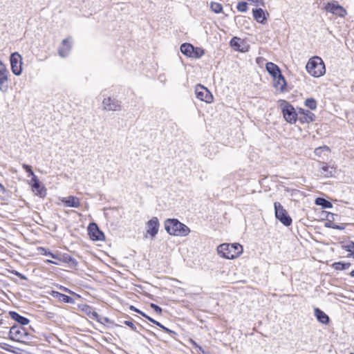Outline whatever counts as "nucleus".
<instances>
[{"mask_svg": "<svg viewBox=\"0 0 354 354\" xmlns=\"http://www.w3.org/2000/svg\"><path fill=\"white\" fill-rule=\"evenodd\" d=\"M71 50V43L68 38L64 39L58 50V54L62 57H66Z\"/></svg>", "mask_w": 354, "mask_h": 354, "instance_id": "16", "label": "nucleus"}, {"mask_svg": "<svg viewBox=\"0 0 354 354\" xmlns=\"http://www.w3.org/2000/svg\"><path fill=\"white\" fill-rule=\"evenodd\" d=\"M15 274L16 276L19 277H20V278H21V279H23V278H24L23 275H22L21 274H20L19 272H17V271H15Z\"/></svg>", "mask_w": 354, "mask_h": 354, "instance_id": "49", "label": "nucleus"}, {"mask_svg": "<svg viewBox=\"0 0 354 354\" xmlns=\"http://www.w3.org/2000/svg\"><path fill=\"white\" fill-rule=\"evenodd\" d=\"M306 68L309 74L315 77L322 76L326 71L325 65L319 57H314L309 59Z\"/></svg>", "mask_w": 354, "mask_h": 354, "instance_id": "3", "label": "nucleus"}, {"mask_svg": "<svg viewBox=\"0 0 354 354\" xmlns=\"http://www.w3.org/2000/svg\"><path fill=\"white\" fill-rule=\"evenodd\" d=\"M331 228L337 229V230H343L344 227H342L341 225H337V224H335V223H333L331 225Z\"/></svg>", "mask_w": 354, "mask_h": 354, "instance_id": "43", "label": "nucleus"}, {"mask_svg": "<svg viewBox=\"0 0 354 354\" xmlns=\"http://www.w3.org/2000/svg\"><path fill=\"white\" fill-rule=\"evenodd\" d=\"M23 168L26 170V172H28L32 177H33V175H35L31 166L24 164Z\"/></svg>", "mask_w": 354, "mask_h": 354, "instance_id": "40", "label": "nucleus"}, {"mask_svg": "<svg viewBox=\"0 0 354 354\" xmlns=\"http://www.w3.org/2000/svg\"><path fill=\"white\" fill-rule=\"evenodd\" d=\"M46 262L48 263H52V264L58 265V263L57 262H55V261H53L52 260H49V259H47L46 261Z\"/></svg>", "mask_w": 354, "mask_h": 354, "instance_id": "48", "label": "nucleus"}, {"mask_svg": "<svg viewBox=\"0 0 354 354\" xmlns=\"http://www.w3.org/2000/svg\"><path fill=\"white\" fill-rule=\"evenodd\" d=\"M85 312L91 319L95 320L98 319V313L94 311L91 306H87Z\"/></svg>", "mask_w": 354, "mask_h": 354, "instance_id": "29", "label": "nucleus"}, {"mask_svg": "<svg viewBox=\"0 0 354 354\" xmlns=\"http://www.w3.org/2000/svg\"><path fill=\"white\" fill-rule=\"evenodd\" d=\"M351 266V263H344V262H335L332 266L334 269L337 270H345L350 268Z\"/></svg>", "mask_w": 354, "mask_h": 354, "instance_id": "28", "label": "nucleus"}, {"mask_svg": "<svg viewBox=\"0 0 354 354\" xmlns=\"http://www.w3.org/2000/svg\"><path fill=\"white\" fill-rule=\"evenodd\" d=\"M324 9L326 12H330L340 17H344L347 15V12L345 8L340 6L336 1L328 2L324 6Z\"/></svg>", "mask_w": 354, "mask_h": 354, "instance_id": "6", "label": "nucleus"}, {"mask_svg": "<svg viewBox=\"0 0 354 354\" xmlns=\"http://www.w3.org/2000/svg\"><path fill=\"white\" fill-rule=\"evenodd\" d=\"M9 72L6 66L0 61V91L5 93L8 91V75Z\"/></svg>", "mask_w": 354, "mask_h": 354, "instance_id": "12", "label": "nucleus"}, {"mask_svg": "<svg viewBox=\"0 0 354 354\" xmlns=\"http://www.w3.org/2000/svg\"><path fill=\"white\" fill-rule=\"evenodd\" d=\"M299 116L298 120L301 123H309L315 120V115L314 113L304 109H299L298 111Z\"/></svg>", "mask_w": 354, "mask_h": 354, "instance_id": "15", "label": "nucleus"}, {"mask_svg": "<svg viewBox=\"0 0 354 354\" xmlns=\"http://www.w3.org/2000/svg\"><path fill=\"white\" fill-rule=\"evenodd\" d=\"M98 322H100V324H105L106 323H110L111 322V320L108 317H100L99 315H98V319H96Z\"/></svg>", "mask_w": 354, "mask_h": 354, "instance_id": "38", "label": "nucleus"}, {"mask_svg": "<svg viewBox=\"0 0 354 354\" xmlns=\"http://www.w3.org/2000/svg\"><path fill=\"white\" fill-rule=\"evenodd\" d=\"M253 17L255 20L262 24H265L267 19L266 17L265 12L262 8H256L252 10Z\"/></svg>", "mask_w": 354, "mask_h": 354, "instance_id": "18", "label": "nucleus"}, {"mask_svg": "<svg viewBox=\"0 0 354 354\" xmlns=\"http://www.w3.org/2000/svg\"><path fill=\"white\" fill-rule=\"evenodd\" d=\"M10 59L12 73L15 75H20L22 72L21 55L18 53H13L11 54Z\"/></svg>", "mask_w": 354, "mask_h": 354, "instance_id": "9", "label": "nucleus"}, {"mask_svg": "<svg viewBox=\"0 0 354 354\" xmlns=\"http://www.w3.org/2000/svg\"><path fill=\"white\" fill-rule=\"evenodd\" d=\"M351 277H354V270L350 273Z\"/></svg>", "mask_w": 354, "mask_h": 354, "instance_id": "52", "label": "nucleus"}, {"mask_svg": "<svg viewBox=\"0 0 354 354\" xmlns=\"http://www.w3.org/2000/svg\"><path fill=\"white\" fill-rule=\"evenodd\" d=\"M28 336V333L21 326L14 325L10 328L9 331V337L10 339L16 342H25L26 340L29 339Z\"/></svg>", "mask_w": 354, "mask_h": 354, "instance_id": "4", "label": "nucleus"}, {"mask_svg": "<svg viewBox=\"0 0 354 354\" xmlns=\"http://www.w3.org/2000/svg\"><path fill=\"white\" fill-rule=\"evenodd\" d=\"M305 105L311 110H315L317 108V101L314 98H308L305 101Z\"/></svg>", "mask_w": 354, "mask_h": 354, "instance_id": "30", "label": "nucleus"}, {"mask_svg": "<svg viewBox=\"0 0 354 354\" xmlns=\"http://www.w3.org/2000/svg\"><path fill=\"white\" fill-rule=\"evenodd\" d=\"M196 97L206 103H211L213 102V95L211 92L205 86L198 84L195 89Z\"/></svg>", "mask_w": 354, "mask_h": 354, "instance_id": "7", "label": "nucleus"}, {"mask_svg": "<svg viewBox=\"0 0 354 354\" xmlns=\"http://www.w3.org/2000/svg\"><path fill=\"white\" fill-rule=\"evenodd\" d=\"M315 315L317 319L322 324H327L330 321L329 317L318 308L315 309Z\"/></svg>", "mask_w": 354, "mask_h": 354, "instance_id": "22", "label": "nucleus"}, {"mask_svg": "<svg viewBox=\"0 0 354 354\" xmlns=\"http://www.w3.org/2000/svg\"><path fill=\"white\" fill-rule=\"evenodd\" d=\"M48 254H49V256H50L52 258L55 259H59V257L57 255V254H55L50 252H48Z\"/></svg>", "mask_w": 354, "mask_h": 354, "instance_id": "45", "label": "nucleus"}, {"mask_svg": "<svg viewBox=\"0 0 354 354\" xmlns=\"http://www.w3.org/2000/svg\"><path fill=\"white\" fill-rule=\"evenodd\" d=\"M282 112L284 119L290 124L295 123L298 119V114L295 112V108L288 102L283 106Z\"/></svg>", "mask_w": 354, "mask_h": 354, "instance_id": "8", "label": "nucleus"}, {"mask_svg": "<svg viewBox=\"0 0 354 354\" xmlns=\"http://www.w3.org/2000/svg\"><path fill=\"white\" fill-rule=\"evenodd\" d=\"M180 51L185 55L192 57L194 53V47L190 44L185 43L180 46Z\"/></svg>", "mask_w": 354, "mask_h": 354, "instance_id": "25", "label": "nucleus"}, {"mask_svg": "<svg viewBox=\"0 0 354 354\" xmlns=\"http://www.w3.org/2000/svg\"><path fill=\"white\" fill-rule=\"evenodd\" d=\"M63 290L66 292H68L69 293H73V292L68 290L67 288H63Z\"/></svg>", "mask_w": 354, "mask_h": 354, "instance_id": "50", "label": "nucleus"}, {"mask_svg": "<svg viewBox=\"0 0 354 354\" xmlns=\"http://www.w3.org/2000/svg\"><path fill=\"white\" fill-rule=\"evenodd\" d=\"M350 354H354V353H350Z\"/></svg>", "mask_w": 354, "mask_h": 354, "instance_id": "54", "label": "nucleus"}, {"mask_svg": "<svg viewBox=\"0 0 354 354\" xmlns=\"http://www.w3.org/2000/svg\"><path fill=\"white\" fill-rule=\"evenodd\" d=\"M353 258L354 259V252H353Z\"/></svg>", "mask_w": 354, "mask_h": 354, "instance_id": "53", "label": "nucleus"}, {"mask_svg": "<svg viewBox=\"0 0 354 354\" xmlns=\"http://www.w3.org/2000/svg\"><path fill=\"white\" fill-rule=\"evenodd\" d=\"M131 309H133L136 312H137L138 313L142 315V314H145L143 312L138 310L137 308H136L135 307L133 306H131Z\"/></svg>", "mask_w": 354, "mask_h": 354, "instance_id": "47", "label": "nucleus"}, {"mask_svg": "<svg viewBox=\"0 0 354 354\" xmlns=\"http://www.w3.org/2000/svg\"><path fill=\"white\" fill-rule=\"evenodd\" d=\"M52 296L57 298L58 300L66 304H74L75 300L70 296L60 293L57 291H53Z\"/></svg>", "mask_w": 354, "mask_h": 354, "instance_id": "23", "label": "nucleus"}, {"mask_svg": "<svg viewBox=\"0 0 354 354\" xmlns=\"http://www.w3.org/2000/svg\"><path fill=\"white\" fill-rule=\"evenodd\" d=\"M64 258L65 262L71 263L73 266H76L77 265V261L74 258L68 255L64 256Z\"/></svg>", "mask_w": 354, "mask_h": 354, "instance_id": "35", "label": "nucleus"}, {"mask_svg": "<svg viewBox=\"0 0 354 354\" xmlns=\"http://www.w3.org/2000/svg\"><path fill=\"white\" fill-rule=\"evenodd\" d=\"M274 205L276 218L284 225L290 226L292 223V218L288 215L287 211L279 202H275Z\"/></svg>", "mask_w": 354, "mask_h": 354, "instance_id": "5", "label": "nucleus"}, {"mask_svg": "<svg viewBox=\"0 0 354 354\" xmlns=\"http://www.w3.org/2000/svg\"><path fill=\"white\" fill-rule=\"evenodd\" d=\"M274 78V86L280 90L281 91H284L286 86V81L285 77L280 73V75H277L276 77Z\"/></svg>", "mask_w": 354, "mask_h": 354, "instance_id": "17", "label": "nucleus"}, {"mask_svg": "<svg viewBox=\"0 0 354 354\" xmlns=\"http://www.w3.org/2000/svg\"><path fill=\"white\" fill-rule=\"evenodd\" d=\"M164 225L167 232L171 236H185L190 232V229L177 218H167Z\"/></svg>", "mask_w": 354, "mask_h": 354, "instance_id": "1", "label": "nucleus"}, {"mask_svg": "<svg viewBox=\"0 0 354 354\" xmlns=\"http://www.w3.org/2000/svg\"><path fill=\"white\" fill-rule=\"evenodd\" d=\"M5 192L4 187L0 183V196H1Z\"/></svg>", "mask_w": 354, "mask_h": 354, "instance_id": "44", "label": "nucleus"}, {"mask_svg": "<svg viewBox=\"0 0 354 354\" xmlns=\"http://www.w3.org/2000/svg\"><path fill=\"white\" fill-rule=\"evenodd\" d=\"M124 324L129 326V328H131V329L133 330V331H137L136 326L131 321L126 320L124 322Z\"/></svg>", "mask_w": 354, "mask_h": 354, "instance_id": "41", "label": "nucleus"}, {"mask_svg": "<svg viewBox=\"0 0 354 354\" xmlns=\"http://www.w3.org/2000/svg\"><path fill=\"white\" fill-rule=\"evenodd\" d=\"M240 40L239 38L234 37H233L230 41V44L232 47H234L235 49L238 50L239 48V41Z\"/></svg>", "mask_w": 354, "mask_h": 354, "instance_id": "37", "label": "nucleus"}, {"mask_svg": "<svg viewBox=\"0 0 354 354\" xmlns=\"http://www.w3.org/2000/svg\"><path fill=\"white\" fill-rule=\"evenodd\" d=\"M315 204L319 206H322L323 208H331L333 207V204L329 201L324 198H317L315 199Z\"/></svg>", "mask_w": 354, "mask_h": 354, "instance_id": "27", "label": "nucleus"}, {"mask_svg": "<svg viewBox=\"0 0 354 354\" xmlns=\"http://www.w3.org/2000/svg\"><path fill=\"white\" fill-rule=\"evenodd\" d=\"M31 181L32 183V191L36 192V194L39 196L40 197H44L46 194V189L44 186L41 185V183L38 178L35 175H33Z\"/></svg>", "mask_w": 354, "mask_h": 354, "instance_id": "14", "label": "nucleus"}, {"mask_svg": "<svg viewBox=\"0 0 354 354\" xmlns=\"http://www.w3.org/2000/svg\"><path fill=\"white\" fill-rule=\"evenodd\" d=\"M217 252L222 257L233 259L243 252V247L239 243H223L218 246Z\"/></svg>", "mask_w": 354, "mask_h": 354, "instance_id": "2", "label": "nucleus"}, {"mask_svg": "<svg viewBox=\"0 0 354 354\" xmlns=\"http://www.w3.org/2000/svg\"><path fill=\"white\" fill-rule=\"evenodd\" d=\"M142 316H143L144 317L147 318L149 322H151V323L156 324V326H159L160 328H161L164 331H165L166 333H169V334H175V332L169 329L168 328L164 326L162 324H161L160 322L156 321L155 319H153V318L149 317L148 315H147L146 314H142Z\"/></svg>", "mask_w": 354, "mask_h": 354, "instance_id": "26", "label": "nucleus"}, {"mask_svg": "<svg viewBox=\"0 0 354 354\" xmlns=\"http://www.w3.org/2000/svg\"><path fill=\"white\" fill-rule=\"evenodd\" d=\"M210 8L215 13H220L222 11L223 7L221 3L216 2H212Z\"/></svg>", "mask_w": 354, "mask_h": 354, "instance_id": "31", "label": "nucleus"}, {"mask_svg": "<svg viewBox=\"0 0 354 354\" xmlns=\"http://www.w3.org/2000/svg\"><path fill=\"white\" fill-rule=\"evenodd\" d=\"M39 250L41 251V254H43V255H46V256L49 255V254H48V252L49 251H48L46 249H45V248H39Z\"/></svg>", "mask_w": 354, "mask_h": 354, "instance_id": "42", "label": "nucleus"}, {"mask_svg": "<svg viewBox=\"0 0 354 354\" xmlns=\"http://www.w3.org/2000/svg\"><path fill=\"white\" fill-rule=\"evenodd\" d=\"M204 54L203 50L196 48H194V53L192 54V57L199 58Z\"/></svg>", "mask_w": 354, "mask_h": 354, "instance_id": "36", "label": "nucleus"}, {"mask_svg": "<svg viewBox=\"0 0 354 354\" xmlns=\"http://www.w3.org/2000/svg\"><path fill=\"white\" fill-rule=\"evenodd\" d=\"M9 315L12 319L20 324L21 326L27 325L30 322L28 318L20 315L15 311H10Z\"/></svg>", "mask_w": 354, "mask_h": 354, "instance_id": "20", "label": "nucleus"}, {"mask_svg": "<svg viewBox=\"0 0 354 354\" xmlns=\"http://www.w3.org/2000/svg\"><path fill=\"white\" fill-rule=\"evenodd\" d=\"M236 8L240 12H246L248 10V3L244 1L239 2L237 4Z\"/></svg>", "mask_w": 354, "mask_h": 354, "instance_id": "34", "label": "nucleus"}, {"mask_svg": "<svg viewBox=\"0 0 354 354\" xmlns=\"http://www.w3.org/2000/svg\"><path fill=\"white\" fill-rule=\"evenodd\" d=\"M88 232L90 238L93 241H102L104 239V233L99 229L95 223H91L88 225Z\"/></svg>", "mask_w": 354, "mask_h": 354, "instance_id": "11", "label": "nucleus"}, {"mask_svg": "<svg viewBox=\"0 0 354 354\" xmlns=\"http://www.w3.org/2000/svg\"><path fill=\"white\" fill-rule=\"evenodd\" d=\"M267 71L273 77H276L277 75H280L281 71L279 67L272 62H268L266 64Z\"/></svg>", "mask_w": 354, "mask_h": 354, "instance_id": "24", "label": "nucleus"}, {"mask_svg": "<svg viewBox=\"0 0 354 354\" xmlns=\"http://www.w3.org/2000/svg\"><path fill=\"white\" fill-rule=\"evenodd\" d=\"M343 248L345 250L351 252L347 256L348 257H353V252H354V242L351 241L349 244L343 245Z\"/></svg>", "mask_w": 354, "mask_h": 354, "instance_id": "33", "label": "nucleus"}, {"mask_svg": "<svg viewBox=\"0 0 354 354\" xmlns=\"http://www.w3.org/2000/svg\"><path fill=\"white\" fill-rule=\"evenodd\" d=\"M62 202L68 207H78L80 205V200L77 197L70 196L66 198H63Z\"/></svg>", "mask_w": 354, "mask_h": 354, "instance_id": "19", "label": "nucleus"}, {"mask_svg": "<svg viewBox=\"0 0 354 354\" xmlns=\"http://www.w3.org/2000/svg\"><path fill=\"white\" fill-rule=\"evenodd\" d=\"M150 306H151V308L152 309H153V310H154V311H155L157 314L160 315V314L162 313V308H161L160 306H158V305H156V304H150Z\"/></svg>", "mask_w": 354, "mask_h": 354, "instance_id": "39", "label": "nucleus"}, {"mask_svg": "<svg viewBox=\"0 0 354 354\" xmlns=\"http://www.w3.org/2000/svg\"><path fill=\"white\" fill-rule=\"evenodd\" d=\"M160 227V223L157 217H153L146 223V235L145 236L146 238L147 235H149L152 239H153L158 232Z\"/></svg>", "mask_w": 354, "mask_h": 354, "instance_id": "10", "label": "nucleus"}, {"mask_svg": "<svg viewBox=\"0 0 354 354\" xmlns=\"http://www.w3.org/2000/svg\"><path fill=\"white\" fill-rule=\"evenodd\" d=\"M131 309H133L136 312H137L138 313L142 315V314H145L143 312L138 310L137 308H136L135 307L133 306H131Z\"/></svg>", "mask_w": 354, "mask_h": 354, "instance_id": "46", "label": "nucleus"}, {"mask_svg": "<svg viewBox=\"0 0 354 354\" xmlns=\"http://www.w3.org/2000/svg\"><path fill=\"white\" fill-rule=\"evenodd\" d=\"M324 151L329 152L330 149L326 146L317 147L315 149L314 153L315 156L320 157Z\"/></svg>", "mask_w": 354, "mask_h": 354, "instance_id": "32", "label": "nucleus"}, {"mask_svg": "<svg viewBox=\"0 0 354 354\" xmlns=\"http://www.w3.org/2000/svg\"><path fill=\"white\" fill-rule=\"evenodd\" d=\"M332 224H333V223H326L325 225H326V227H331V225H332Z\"/></svg>", "mask_w": 354, "mask_h": 354, "instance_id": "51", "label": "nucleus"}, {"mask_svg": "<svg viewBox=\"0 0 354 354\" xmlns=\"http://www.w3.org/2000/svg\"><path fill=\"white\" fill-rule=\"evenodd\" d=\"M103 108L106 111H118L121 109L120 102L109 97L104 98L102 101Z\"/></svg>", "mask_w": 354, "mask_h": 354, "instance_id": "13", "label": "nucleus"}, {"mask_svg": "<svg viewBox=\"0 0 354 354\" xmlns=\"http://www.w3.org/2000/svg\"><path fill=\"white\" fill-rule=\"evenodd\" d=\"M321 174L325 177L329 178L335 175L336 173V169L333 167H329L326 163L322 162L321 167Z\"/></svg>", "mask_w": 354, "mask_h": 354, "instance_id": "21", "label": "nucleus"}]
</instances>
